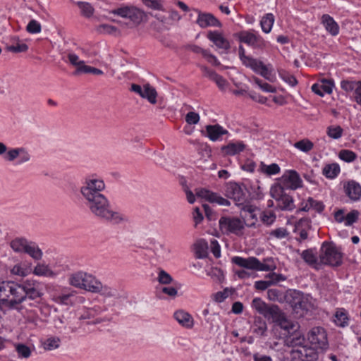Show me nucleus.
Instances as JSON below:
<instances>
[{
    "mask_svg": "<svg viewBox=\"0 0 361 361\" xmlns=\"http://www.w3.org/2000/svg\"><path fill=\"white\" fill-rule=\"evenodd\" d=\"M4 159L8 162L16 161L17 165H23L32 160V154L27 147H13L8 150Z\"/></svg>",
    "mask_w": 361,
    "mask_h": 361,
    "instance_id": "obj_10",
    "label": "nucleus"
},
{
    "mask_svg": "<svg viewBox=\"0 0 361 361\" xmlns=\"http://www.w3.org/2000/svg\"><path fill=\"white\" fill-rule=\"evenodd\" d=\"M346 195L353 201H357L361 197V185L355 180H350L344 185Z\"/></svg>",
    "mask_w": 361,
    "mask_h": 361,
    "instance_id": "obj_26",
    "label": "nucleus"
},
{
    "mask_svg": "<svg viewBox=\"0 0 361 361\" xmlns=\"http://www.w3.org/2000/svg\"><path fill=\"white\" fill-rule=\"evenodd\" d=\"M341 172V168L338 164L331 163L326 164L322 169V174L329 179L336 178Z\"/></svg>",
    "mask_w": 361,
    "mask_h": 361,
    "instance_id": "obj_33",
    "label": "nucleus"
},
{
    "mask_svg": "<svg viewBox=\"0 0 361 361\" xmlns=\"http://www.w3.org/2000/svg\"><path fill=\"white\" fill-rule=\"evenodd\" d=\"M61 338L58 336H49L41 341L44 350L47 351L58 349L61 345Z\"/></svg>",
    "mask_w": 361,
    "mask_h": 361,
    "instance_id": "obj_34",
    "label": "nucleus"
},
{
    "mask_svg": "<svg viewBox=\"0 0 361 361\" xmlns=\"http://www.w3.org/2000/svg\"><path fill=\"white\" fill-rule=\"evenodd\" d=\"M358 81L343 80L341 82V87L347 92L355 91Z\"/></svg>",
    "mask_w": 361,
    "mask_h": 361,
    "instance_id": "obj_56",
    "label": "nucleus"
},
{
    "mask_svg": "<svg viewBox=\"0 0 361 361\" xmlns=\"http://www.w3.org/2000/svg\"><path fill=\"white\" fill-rule=\"evenodd\" d=\"M77 4L81 10V13L84 16L90 17L93 14L94 9L90 4L81 1H79Z\"/></svg>",
    "mask_w": 361,
    "mask_h": 361,
    "instance_id": "obj_59",
    "label": "nucleus"
},
{
    "mask_svg": "<svg viewBox=\"0 0 361 361\" xmlns=\"http://www.w3.org/2000/svg\"><path fill=\"white\" fill-rule=\"evenodd\" d=\"M305 338L302 336L298 335V334H295L292 336H290L286 339V343L288 346H292L294 348H298L300 346H305Z\"/></svg>",
    "mask_w": 361,
    "mask_h": 361,
    "instance_id": "obj_42",
    "label": "nucleus"
},
{
    "mask_svg": "<svg viewBox=\"0 0 361 361\" xmlns=\"http://www.w3.org/2000/svg\"><path fill=\"white\" fill-rule=\"evenodd\" d=\"M251 307L268 320H270L273 315H276V311L279 307L276 305L267 304L260 298H255L252 301Z\"/></svg>",
    "mask_w": 361,
    "mask_h": 361,
    "instance_id": "obj_16",
    "label": "nucleus"
},
{
    "mask_svg": "<svg viewBox=\"0 0 361 361\" xmlns=\"http://www.w3.org/2000/svg\"><path fill=\"white\" fill-rule=\"evenodd\" d=\"M334 87V83L331 80H322L320 83H315L312 86V90L315 94L323 97L324 94H331L332 92V89Z\"/></svg>",
    "mask_w": 361,
    "mask_h": 361,
    "instance_id": "obj_27",
    "label": "nucleus"
},
{
    "mask_svg": "<svg viewBox=\"0 0 361 361\" xmlns=\"http://www.w3.org/2000/svg\"><path fill=\"white\" fill-rule=\"evenodd\" d=\"M98 286L96 293H100L104 297L116 298L119 295L118 290L114 288L103 286L101 282H99Z\"/></svg>",
    "mask_w": 361,
    "mask_h": 361,
    "instance_id": "obj_38",
    "label": "nucleus"
},
{
    "mask_svg": "<svg viewBox=\"0 0 361 361\" xmlns=\"http://www.w3.org/2000/svg\"><path fill=\"white\" fill-rule=\"evenodd\" d=\"M226 195L234 200L238 206L243 205L246 201V188L245 185L230 182L226 185Z\"/></svg>",
    "mask_w": 361,
    "mask_h": 361,
    "instance_id": "obj_11",
    "label": "nucleus"
},
{
    "mask_svg": "<svg viewBox=\"0 0 361 361\" xmlns=\"http://www.w3.org/2000/svg\"><path fill=\"white\" fill-rule=\"evenodd\" d=\"M99 282L100 281L97 280L94 276L85 272V276H84V279L82 283V285L81 286V289L92 293H96V291L98 290V285Z\"/></svg>",
    "mask_w": 361,
    "mask_h": 361,
    "instance_id": "obj_31",
    "label": "nucleus"
},
{
    "mask_svg": "<svg viewBox=\"0 0 361 361\" xmlns=\"http://www.w3.org/2000/svg\"><path fill=\"white\" fill-rule=\"evenodd\" d=\"M173 318L183 327L190 329L194 326V319L188 312L178 310L173 314Z\"/></svg>",
    "mask_w": 361,
    "mask_h": 361,
    "instance_id": "obj_24",
    "label": "nucleus"
},
{
    "mask_svg": "<svg viewBox=\"0 0 361 361\" xmlns=\"http://www.w3.org/2000/svg\"><path fill=\"white\" fill-rule=\"evenodd\" d=\"M142 3L152 9L164 11L161 0H142Z\"/></svg>",
    "mask_w": 361,
    "mask_h": 361,
    "instance_id": "obj_63",
    "label": "nucleus"
},
{
    "mask_svg": "<svg viewBox=\"0 0 361 361\" xmlns=\"http://www.w3.org/2000/svg\"><path fill=\"white\" fill-rule=\"evenodd\" d=\"M193 11L197 14L196 23L200 27L206 28L207 27H221V23L213 14L210 13H204L198 9H193Z\"/></svg>",
    "mask_w": 361,
    "mask_h": 361,
    "instance_id": "obj_18",
    "label": "nucleus"
},
{
    "mask_svg": "<svg viewBox=\"0 0 361 361\" xmlns=\"http://www.w3.org/2000/svg\"><path fill=\"white\" fill-rule=\"evenodd\" d=\"M10 247L13 252L18 254H27L34 260H40L43 252L39 246L25 238H16L10 242Z\"/></svg>",
    "mask_w": 361,
    "mask_h": 361,
    "instance_id": "obj_5",
    "label": "nucleus"
},
{
    "mask_svg": "<svg viewBox=\"0 0 361 361\" xmlns=\"http://www.w3.org/2000/svg\"><path fill=\"white\" fill-rule=\"evenodd\" d=\"M335 322L338 326L344 327L348 325L347 312L344 309H338L335 313Z\"/></svg>",
    "mask_w": 361,
    "mask_h": 361,
    "instance_id": "obj_45",
    "label": "nucleus"
},
{
    "mask_svg": "<svg viewBox=\"0 0 361 361\" xmlns=\"http://www.w3.org/2000/svg\"><path fill=\"white\" fill-rule=\"evenodd\" d=\"M289 232L286 228L280 227L272 230L269 233V235L277 239H283L288 236Z\"/></svg>",
    "mask_w": 361,
    "mask_h": 361,
    "instance_id": "obj_54",
    "label": "nucleus"
},
{
    "mask_svg": "<svg viewBox=\"0 0 361 361\" xmlns=\"http://www.w3.org/2000/svg\"><path fill=\"white\" fill-rule=\"evenodd\" d=\"M231 262L241 268L256 271H273L276 269V264L271 258H267L264 259L263 262H260L255 257L245 258L235 256L231 258Z\"/></svg>",
    "mask_w": 361,
    "mask_h": 361,
    "instance_id": "obj_3",
    "label": "nucleus"
},
{
    "mask_svg": "<svg viewBox=\"0 0 361 361\" xmlns=\"http://www.w3.org/2000/svg\"><path fill=\"white\" fill-rule=\"evenodd\" d=\"M130 90L139 94L142 98L147 99L152 104L157 103V92L154 87L149 83L144 85L142 87L140 85L133 84Z\"/></svg>",
    "mask_w": 361,
    "mask_h": 361,
    "instance_id": "obj_17",
    "label": "nucleus"
},
{
    "mask_svg": "<svg viewBox=\"0 0 361 361\" xmlns=\"http://www.w3.org/2000/svg\"><path fill=\"white\" fill-rule=\"evenodd\" d=\"M294 361H315L318 358V349L311 346H300L291 350Z\"/></svg>",
    "mask_w": 361,
    "mask_h": 361,
    "instance_id": "obj_13",
    "label": "nucleus"
},
{
    "mask_svg": "<svg viewBox=\"0 0 361 361\" xmlns=\"http://www.w3.org/2000/svg\"><path fill=\"white\" fill-rule=\"evenodd\" d=\"M270 195L277 203V207L281 210L291 211L295 208L293 197L280 184H276L271 188Z\"/></svg>",
    "mask_w": 361,
    "mask_h": 361,
    "instance_id": "obj_6",
    "label": "nucleus"
},
{
    "mask_svg": "<svg viewBox=\"0 0 361 361\" xmlns=\"http://www.w3.org/2000/svg\"><path fill=\"white\" fill-rule=\"evenodd\" d=\"M245 148V145L240 141L237 142H231L221 147V150L226 154L233 156L243 152Z\"/></svg>",
    "mask_w": 361,
    "mask_h": 361,
    "instance_id": "obj_32",
    "label": "nucleus"
},
{
    "mask_svg": "<svg viewBox=\"0 0 361 361\" xmlns=\"http://www.w3.org/2000/svg\"><path fill=\"white\" fill-rule=\"evenodd\" d=\"M260 218L264 224L267 225H271L275 221L276 215L272 212L270 211L264 212L262 213Z\"/></svg>",
    "mask_w": 361,
    "mask_h": 361,
    "instance_id": "obj_60",
    "label": "nucleus"
},
{
    "mask_svg": "<svg viewBox=\"0 0 361 361\" xmlns=\"http://www.w3.org/2000/svg\"><path fill=\"white\" fill-rule=\"evenodd\" d=\"M157 281L160 284L168 285L172 283V276L164 269H159L157 274Z\"/></svg>",
    "mask_w": 361,
    "mask_h": 361,
    "instance_id": "obj_52",
    "label": "nucleus"
},
{
    "mask_svg": "<svg viewBox=\"0 0 361 361\" xmlns=\"http://www.w3.org/2000/svg\"><path fill=\"white\" fill-rule=\"evenodd\" d=\"M110 13L124 18H128L136 25H139L147 18V15L143 11L133 6H121L112 10Z\"/></svg>",
    "mask_w": 361,
    "mask_h": 361,
    "instance_id": "obj_9",
    "label": "nucleus"
},
{
    "mask_svg": "<svg viewBox=\"0 0 361 361\" xmlns=\"http://www.w3.org/2000/svg\"><path fill=\"white\" fill-rule=\"evenodd\" d=\"M32 271V264L29 262H20L16 264L10 270L12 275L20 276L22 278L26 277Z\"/></svg>",
    "mask_w": 361,
    "mask_h": 361,
    "instance_id": "obj_25",
    "label": "nucleus"
},
{
    "mask_svg": "<svg viewBox=\"0 0 361 361\" xmlns=\"http://www.w3.org/2000/svg\"><path fill=\"white\" fill-rule=\"evenodd\" d=\"M303 226L310 227V221L308 219H302L298 221L296 226V230L299 231L300 237L297 239L299 242L305 240L308 238V233L307 231L305 228H300V227Z\"/></svg>",
    "mask_w": 361,
    "mask_h": 361,
    "instance_id": "obj_41",
    "label": "nucleus"
},
{
    "mask_svg": "<svg viewBox=\"0 0 361 361\" xmlns=\"http://www.w3.org/2000/svg\"><path fill=\"white\" fill-rule=\"evenodd\" d=\"M274 22V17L271 13L266 14L260 21L262 30L265 33L270 32Z\"/></svg>",
    "mask_w": 361,
    "mask_h": 361,
    "instance_id": "obj_44",
    "label": "nucleus"
},
{
    "mask_svg": "<svg viewBox=\"0 0 361 361\" xmlns=\"http://www.w3.org/2000/svg\"><path fill=\"white\" fill-rule=\"evenodd\" d=\"M279 76L284 82L292 87L295 86L298 83L296 78L293 75H290L283 71L279 72Z\"/></svg>",
    "mask_w": 361,
    "mask_h": 361,
    "instance_id": "obj_57",
    "label": "nucleus"
},
{
    "mask_svg": "<svg viewBox=\"0 0 361 361\" xmlns=\"http://www.w3.org/2000/svg\"><path fill=\"white\" fill-rule=\"evenodd\" d=\"M17 283L12 281L0 282V305L8 310L20 311L18 306Z\"/></svg>",
    "mask_w": 361,
    "mask_h": 361,
    "instance_id": "obj_2",
    "label": "nucleus"
},
{
    "mask_svg": "<svg viewBox=\"0 0 361 361\" xmlns=\"http://www.w3.org/2000/svg\"><path fill=\"white\" fill-rule=\"evenodd\" d=\"M196 257L199 259H203L208 255V243L204 239L198 240L194 245Z\"/></svg>",
    "mask_w": 361,
    "mask_h": 361,
    "instance_id": "obj_37",
    "label": "nucleus"
},
{
    "mask_svg": "<svg viewBox=\"0 0 361 361\" xmlns=\"http://www.w3.org/2000/svg\"><path fill=\"white\" fill-rule=\"evenodd\" d=\"M207 275L216 282H221L224 279L223 271L217 267H212L210 270L208 271Z\"/></svg>",
    "mask_w": 361,
    "mask_h": 361,
    "instance_id": "obj_53",
    "label": "nucleus"
},
{
    "mask_svg": "<svg viewBox=\"0 0 361 361\" xmlns=\"http://www.w3.org/2000/svg\"><path fill=\"white\" fill-rule=\"evenodd\" d=\"M207 38L212 42L218 49L228 51L231 47L228 39L218 31H209L207 34Z\"/></svg>",
    "mask_w": 361,
    "mask_h": 361,
    "instance_id": "obj_23",
    "label": "nucleus"
},
{
    "mask_svg": "<svg viewBox=\"0 0 361 361\" xmlns=\"http://www.w3.org/2000/svg\"><path fill=\"white\" fill-rule=\"evenodd\" d=\"M42 27L39 22L36 20H31L27 27L26 30L30 34H37L41 32Z\"/></svg>",
    "mask_w": 361,
    "mask_h": 361,
    "instance_id": "obj_55",
    "label": "nucleus"
},
{
    "mask_svg": "<svg viewBox=\"0 0 361 361\" xmlns=\"http://www.w3.org/2000/svg\"><path fill=\"white\" fill-rule=\"evenodd\" d=\"M267 279H269V282L271 283V285L276 284L281 281H284L286 278L280 274H276L275 272L269 273L266 276Z\"/></svg>",
    "mask_w": 361,
    "mask_h": 361,
    "instance_id": "obj_61",
    "label": "nucleus"
},
{
    "mask_svg": "<svg viewBox=\"0 0 361 361\" xmlns=\"http://www.w3.org/2000/svg\"><path fill=\"white\" fill-rule=\"evenodd\" d=\"M239 40L255 49H262L266 47V42L254 30L242 31L238 34Z\"/></svg>",
    "mask_w": 361,
    "mask_h": 361,
    "instance_id": "obj_15",
    "label": "nucleus"
},
{
    "mask_svg": "<svg viewBox=\"0 0 361 361\" xmlns=\"http://www.w3.org/2000/svg\"><path fill=\"white\" fill-rule=\"evenodd\" d=\"M359 216V212L357 210H353L352 212H349L345 216V225L346 226H350L352 224H353L355 222H356L358 219Z\"/></svg>",
    "mask_w": 361,
    "mask_h": 361,
    "instance_id": "obj_62",
    "label": "nucleus"
},
{
    "mask_svg": "<svg viewBox=\"0 0 361 361\" xmlns=\"http://www.w3.org/2000/svg\"><path fill=\"white\" fill-rule=\"evenodd\" d=\"M319 261L321 264L337 267L342 263V255L335 246L325 242L320 250Z\"/></svg>",
    "mask_w": 361,
    "mask_h": 361,
    "instance_id": "obj_8",
    "label": "nucleus"
},
{
    "mask_svg": "<svg viewBox=\"0 0 361 361\" xmlns=\"http://www.w3.org/2000/svg\"><path fill=\"white\" fill-rule=\"evenodd\" d=\"M244 66L251 68L256 73L259 74L267 80H271L272 67L270 64L264 65L262 61L251 56L245 58L242 62Z\"/></svg>",
    "mask_w": 361,
    "mask_h": 361,
    "instance_id": "obj_12",
    "label": "nucleus"
},
{
    "mask_svg": "<svg viewBox=\"0 0 361 361\" xmlns=\"http://www.w3.org/2000/svg\"><path fill=\"white\" fill-rule=\"evenodd\" d=\"M105 189V183L101 178L92 176L85 178L80 192L85 206L90 213L99 219L113 224L127 222V216L111 209L110 202L102 192Z\"/></svg>",
    "mask_w": 361,
    "mask_h": 361,
    "instance_id": "obj_1",
    "label": "nucleus"
},
{
    "mask_svg": "<svg viewBox=\"0 0 361 361\" xmlns=\"http://www.w3.org/2000/svg\"><path fill=\"white\" fill-rule=\"evenodd\" d=\"M39 282L33 279H26L21 283H17L18 306L22 309V303L27 298L35 300L41 298L43 295L39 288Z\"/></svg>",
    "mask_w": 361,
    "mask_h": 361,
    "instance_id": "obj_4",
    "label": "nucleus"
},
{
    "mask_svg": "<svg viewBox=\"0 0 361 361\" xmlns=\"http://www.w3.org/2000/svg\"><path fill=\"white\" fill-rule=\"evenodd\" d=\"M32 274L38 277L54 279L58 274L52 270L50 266L44 262H37L32 268Z\"/></svg>",
    "mask_w": 361,
    "mask_h": 361,
    "instance_id": "obj_22",
    "label": "nucleus"
},
{
    "mask_svg": "<svg viewBox=\"0 0 361 361\" xmlns=\"http://www.w3.org/2000/svg\"><path fill=\"white\" fill-rule=\"evenodd\" d=\"M16 351L18 357L21 359H27L32 354V350L27 345L23 343L15 344Z\"/></svg>",
    "mask_w": 361,
    "mask_h": 361,
    "instance_id": "obj_46",
    "label": "nucleus"
},
{
    "mask_svg": "<svg viewBox=\"0 0 361 361\" xmlns=\"http://www.w3.org/2000/svg\"><path fill=\"white\" fill-rule=\"evenodd\" d=\"M307 339L311 345L318 350H324L327 348L326 334L322 327L312 328L308 333Z\"/></svg>",
    "mask_w": 361,
    "mask_h": 361,
    "instance_id": "obj_14",
    "label": "nucleus"
},
{
    "mask_svg": "<svg viewBox=\"0 0 361 361\" xmlns=\"http://www.w3.org/2000/svg\"><path fill=\"white\" fill-rule=\"evenodd\" d=\"M300 255L307 264L316 269H318L319 265H321L319 258L318 259L317 253L313 249L305 250L301 252Z\"/></svg>",
    "mask_w": 361,
    "mask_h": 361,
    "instance_id": "obj_30",
    "label": "nucleus"
},
{
    "mask_svg": "<svg viewBox=\"0 0 361 361\" xmlns=\"http://www.w3.org/2000/svg\"><path fill=\"white\" fill-rule=\"evenodd\" d=\"M357 157V154L350 149H341L338 152V158L347 163L354 161Z\"/></svg>",
    "mask_w": 361,
    "mask_h": 361,
    "instance_id": "obj_49",
    "label": "nucleus"
},
{
    "mask_svg": "<svg viewBox=\"0 0 361 361\" xmlns=\"http://www.w3.org/2000/svg\"><path fill=\"white\" fill-rule=\"evenodd\" d=\"M12 44L7 46L6 49L13 53L25 52L28 49L26 44L20 42L18 37H13L11 39Z\"/></svg>",
    "mask_w": 361,
    "mask_h": 361,
    "instance_id": "obj_35",
    "label": "nucleus"
},
{
    "mask_svg": "<svg viewBox=\"0 0 361 361\" xmlns=\"http://www.w3.org/2000/svg\"><path fill=\"white\" fill-rule=\"evenodd\" d=\"M206 132L207 137L212 141H216L221 135L228 133L227 130L224 129L219 124L207 126Z\"/></svg>",
    "mask_w": 361,
    "mask_h": 361,
    "instance_id": "obj_29",
    "label": "nucleus"
},
{
    "mask_svg": "<svg viewBox=\"0 0 361 361\" xmlns=\"http://www.w3.org/2000/svg\"><path fill=\"white\" fill-rule=\"evenodd\" d=\"M294 147L303 152H308L314 147V144L308 139H303L294 144Z\"/></svg>",
    "mask_w": 361,
    "mask_h": 361,
    "instance_id": "obj_50",
    "label": "nucleus"
},
{
    "mask_svg": "<svg viewBox=\"0 0 361 361\" xmlns=\"http://www.w3.org/2000/svg\"><path fill=\"white\" fill-rule=\"evenodd\" d=\"M185 121L189 125H195L200 121V116L196 112L190 111L185 116Z\"/></svg>",
    "mask_w": 361,
    "mask_h": 361,
    "instance_id": "obj_64",
    "label": "nucleus"
},
{
    "mask_svg": "<svg viewBox=\"0 0 361 361\" xmlns=\"http://www.w3.org/2000/svg\"><path fill=\"white\" fill-rule=\"evenodd\" d=\"M267 298L271 301L281 302L283 300L282 293L276 288L269 289L267 291Z\"/></svg>",
    "mask_w": 361,
    "mask_h": 361,
    "instance_id": "obj_58",
    "label": "nucleus"
},
{
    "mask_svg": "<svg viewBox=\"0 0 361 361\" xmlns=\"http://www.w3.org/2000/svg\"><path fill=\"white\" fill-rule=\"evenodd\" d=\"M85 276V272L81 271L73 273L68 277V283L71 286L81 289Z\"/></svg>",
    "mask_w": 361,
    "mask_h": 361,
    "instance_id": "obj_39",
    "label": "nucleus"
},
{
    "mask_svg": "<svg viewBox=\"0 0 361 361\" xmlns=\"http://www.w3.org/2000/svg\"><path fill=\"white\" fill-rule=\"evenodd\" d=\"M198 197L204 198L212 203H217L219 205L229 206L231 204L229 200L222 197L217 193L211 192L205 189H201L197 192Z\"/></svg>",
    "mask_w": 361,
    "mask_h": 361,
    "instance_id": "obj_21",
    "label": "nucleus"
},
{
    "mask_svg": "<svg viewBox=\"0 0 361 361\" xmlns=\"http://www.w3.org/2000/svg\"><path fill=\"white\" fill-rule=\"evenodd\" d=\"M259 168L261 172L268 176L276 175L279 173L280 172V167L277 164H271L270 165H267L262 162Z\"/></svg>",
    "mask_w": 361,
    "mask_h": 361,
    "instance_id": "obj_48",
    "label": "nucleus"
},
{
    "mask_svg": "<svg viewBox=\"0 0 361 361\" xmlns=\"http://www.w3.org/2000/svg\"><path fill=\"white\" fill-rule=\"evenodd\" d=\"M284 188L296 190L302 186V181L297 171L294 170L287 171L282 176Z\"/></svg>",
    "mask_w": 361,
    "mask_h": 361,
    "instance_id": "obj_20",
    "label": "nucleus"
},
{
    "mask_svg": "<svg viewBox=\"0 0 361 361\" xmlns=\"http://www.w3.org/2000/svg\"><path fill=\"white\" fill-rule=\"evenodd\" d=\"M324 205L321 201H317L312 197H309L305 204L302 207V211H309L310 209H314L318 212H322L324 210Z\"/></svg>",
    "mask_w": 361,
    "mask_h": 361,
    "instance_id": "obj_40",
    "label": "nucleus"
},
{
    "mask_svg": "<svg viewBox=\"0 0 361 361\" xmlns=\"http://www.w3.org/2000/svg\"><path fill=\"white\" fill-rule=\"evenodd\" d=\"M276 312V315H273L270 319L272 322L279 326L288 334H290L291 331H295V325L292 321L287 319L285 314L281 310L279 307H278Z\"/></svg>",
    "mask_w": 361,
    "mask_h": 361,
    "instance_id": "obj_19",
    "label": "nucleus"
},
{
    "mask_svg": "<svg viewBox=\"0 0 361 361\" xmlns=\"http://www.w3.org/2000/svg\"><path fill=\"white\" fill-rule=\"evenodd\" d=\"M243 209L245 212L248 213V216H245V218L247 219L245 221V226L247 227H255L256 222L257 221L256 214H255V212L256 211L257 208L252 206V205H245L243 207Z\"/></svg>",
    "mask_w": 361,
    "mask_h": 361,
    "instance_id": "obj_36",
    "label": "nucleus"
},
{
    "mask_svg": "<svg viewBox=\"0 0 361 361\" xmlns=\"http://www.w3.org/2000/svg\"><path fill=\"white\" fill-rule=\"evenodd\" d=\"M68 59L70 62V63L76 67V73H82V71H81L82 67L86 66V64L85 63V61L82 60H80L78 55L75 54L71 52L68 54Z\"/></svg>",
    "mask_w": 361,
    "mask_h": 361,
    "instance_id": "obj_43",
    "label": "nucleus"
},
{
    "mask_svg": "<svg viewBox=\"0 0 361 361\" xmlns=\"http://www.w3.org/2000/svg\"><path fill=\"white\" fill-rule=\"evenodd\" d=\"M322 23L326 30L332 36H336L339 33V26L334 18L328 14L322 16Z\"/></svg>",
    "mask_w": 361,
    "mask_h": 361,
    "instance_id": "obj_28",
    "label": "nucleus"
},
{
    "mask_svg": "<svg viewBox=\"0 0 361 361\" xmlns=\"http://www.w3.org/2000/svg\"><path fill=\"white\" fill-rule=\"evenodd\" d=\"M219 230L226 235L234 234L240 236L243 234L244 221L233 216H221L219 220Z\"/></svg>",
    "mask_w": 361,
    "mask_h": 361,
    "instance_id": "obj_7",
    "label": "nucleus"
},
{
    "mask_svg": "<svg viewBox=\"0 0 361 361\" xmlns=\"http://www.w3.org/2000/svg\"><path fill=\"white\" fill-rule=\"evenodd\" d=\"M73 296V292L68 293H61L54 297V300L61 305H68L73 303L71 298Z\"/></svg>",
    "mask_w": 361,
    "mask_h": 361,
    "instance_id": "obj_51",
    "label": "nucleus"
},
{
    "mask_svg": "<svg viewBox=\"0 0 361 361\" xmlns=\"http://www.w3.org/2000/svg\"><path fill=\"white\" fill-rule=\"evenodd\" d=\"M343 134V130L340 126H330L326 128V135L331 139L338 140Z\"/></svg>",
    "mask_w": 361,
    "mask_h": 361,
    "instance_id": "obj_47",
    "label": "nucleus"
}]
</instances>
